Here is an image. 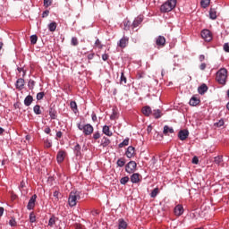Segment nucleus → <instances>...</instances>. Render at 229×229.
Masks as SVG:
<instances>
[{
  "instance_id": "nucleus-51",
  "label": "nucleus",
  "mask_w": 229,
  "mask_h": 229,
  "mask_svg": "<svg viewBox=\"0 0 229 229\" xmlns=\"http://www.w3.org/2000/svg\"><path fill=\"white\" fill-rule=\"evenodd\" d=\"M9 225H10V226H15L17 225V222L15 221V218H12L9 221Z\"/></svg>"
},
{
  "instance_id": "nucleus-58",
  "label": "nucleus",
  "mask_w": 229,
  "mask_h": 229,
  "mask_svg": "<svg viewBox=\"0 0 229 229\" xmlns=\"http://www.w3.org/2000/svg\"><path fill=\"white\" fill-rule=\"evenodd\" d=\"M47 15H49V11H45V12H43V13H42V17H43V18L47 17Z\"/></svg>"
},
{
  "instance_id": "nucleus-31",
  "label": "nucleus",
  "mask_w": 229,
  "mask_h": 229,
  "mask_svg": "<svg viewBox=\"0 0 229 229\" xmlns=\"http://www.w3.org/2000/svg\"><path fill=\"white\" fill-rule=\"evenodd\" d=\"M33 112L36 114V115H40V114H42V110H40V106L38 105H36L33 107Z\"/></svg>"
},
{
  "instance_id": "nucleus-21",
  "label": "nucleus",
  "mask_w": 229,
  "mask_h": 229,
  "mask_svg": "<svg viewBox=\"0 0 229 229\" xmlns=\"http://www.w3.org/2000/svg\"><path fill=\"white\" fill-rule=\"evenodd\" d=\"M33 103V97L31 95H28L24 99L25 106H30Z\"/></svg>"
},
{
  "instance_id": "nucleus-20",
  "label": "nucleus",
  "mask_w": 229,
  "mask_h": 229,
  "mask_svg": "<svg viewBox=\"0 0 229 229\" xmlns=\"http://www.w3.org/2000/svg\"><path fill=\"white\" fill-rule=\"evenodd\" d=\"M153 111H151V107L149 106H146L142 108V114H144L147 117L151 115Z\"/></svg>"
},
{
  "instance_id": "nucleus-29",
  "label": "nucleus",
  "mask_w": 229,
  "mask_h": 229,
  "mask_svg": "<svg viewBox=\"0 0 229 229\" xmlns=\"http://www.w3.org/2000/svg\"><path fill=\"white\" fill-rule=\"evenodd\" d=\"M49 115L51 119H56V110L54 108L50 107L49 109Z\"/></svg>"
},
{
  "instance_id": "nucleus-46",
  "label": "nucleus",
  "mask_w": 229,
  "mask_h": 229,
  "mask_svg": "<svg viewBox=\"0 0 229 229\" xmlns=\"http://www.w3.org/2000/svg\"><path fill=\"white\" fill-rule=\"evenodd\" d=\"M70 106H71V108H72V110H77L78 109V105L76 104V101H72L70 103Z\"/></svg>"
},
{
  "instance_id": "nucleus-63",
  "label": "nucleus",
  "mask_w": 229,
  "mask_h": 229,
  "mask_svg": "<svg viewBox=\"0 0 229 229\" xmlns=\"http://www.w3.org/2000/svg\"><path fill=\"white\" fill-rule=\"evenodd\" d=\"M217 126H223L225 124L224 121H219V123H216Z\"/></svg>"
},
{
  "instance_id": "nucleus-19",
  "label": "nucleus",
  "mask_w": 229,
  "mask_h": 229,
  "mask_svg": "<svg viewBox=\"0 0 229 229\" xmlns=\"http://www.w3.org/2000/svg\"><path fill=\"white\" fill-rule=\"evenodd\" d=\"M163 133L164 135H169V133H174V129H173V127H169L168 125H165Z\"/></svg>"
},
{
  "instance_id": "nucleus-26",
  "label": "nucleus",
  "mask_w": 229,
  "mask_h": 229,
  "mask_svg": "<svg viewBox=\"0 0 229 229\" xmlns=\"http://www.w3.org/2000/svg\"><path fill=\"white\" fill-rule=\"evenodd\" d=\"M209 17L212 19V21H216V19H217V12L216 9L209 10Z\"/></svg>"
},
{
  "instance_id": "nucleus-44",
  "label": "nucleus",
  "mask_w": 229,
  "mask_h": 229,
  "mask_svg": "<svg viewBox=\"0 0 229 229\" xmlns=\"http://www.w3.org/2000/svg\"><path fill=\"white\" fill-rule=\"evenodd\" d=\"M51 4H53V0H44V6L46 8H49V6H51Z\"/></svg>"
},
{
  "instance_id": "nucleus-34",
  "label": "nucleus",
  "mask_w": 229,
  "mask_h": 229,
  "mask_svg": "<svg viewBox=\"0 0 229 229\" xmlns=\"http://www.w3.org/2000/svg\"><path fill=\"white\" fill-rule=\"evenodd\" d=\"M129 182H130V177H128V176H124L120 179V183L122 185H126V183H128Z\"/></svg>"
},
{
  "instance_id": "nucleus-59",
  "label": "nucleus",
  "mask_w": 229,
  "mask_h": 229,
  "mask_svg": "<svg viewBox=\"0 0 229 229\" xmlns=\"http://www.w3.org/2000/svg\"><path fill=\"white\" fill-rule=\"evenodd\" d=\"M199 162V160L198 159V157H194L192 158V164H198Z\"/></svg>"
},
{
  "instance_id": "nucleus-52",
  "label": "nucleus",
  "mask_w": 229,
  "mask_h": 229,
  "mask_svg": "<svg viewBox=\"0 0 229 229\" xmlns=\"http://www.w3.org/2000/svg\"><path fill=\"white\" fill-rule=\"evenodd\" d=\"M224 51H225V53H229V44L228 43L224 44Z\"/></svg>"
},
{
  "instance_id": "nucleus-24",
  "label": "nucleus",
  "mask_w": 229,
  "mask_h": 229,
  "mask_svg": "<svg viewBox=\"0 0 229 229\" xmlns=\"http://www.w3.org/2000/svg\"><path fill=\"white\" fill-rule=\"evenodd\" d=\"M142 22V17L138 16L132 22V28H138V26Z\"/></svg>"
},
{
  "instance_id": "nucleus-33",
  "label": "nucleus",
  "mask_w": 229,
  "mask_h": 229,
  "mask_svg": "<svg viewBox=\"0 0 229 229\" xmlns=\"http://www.w3.org/2000/svg\"><path fill=\"white\" fill-rule=\"evenodd\" d=\"M35 81L33 80H29V82H28V88L30 89V90H33V89H35Z\"/></svg>"
},
{
  "instance_id": "nucleus-13",
  "label": "nucleus",
  "mask_w": 229,
  "mask_h": 229,
  "mask_svg": "<svg viewBox=\"0 0 229 229\" xmlns=\"http://www.w3.org/2000/svg\"><path fill=\"white\" fill-rule=\"evenodd\" d=\"M131 183H139L140 182V174L139 173L132 174L131 175Z\"/></svg>"
},
{
  "instance_id": "nucleus-8",
  "label": "nucleus",
  "mask_w": 229,
  "mask_h": 229,
  "mask_svg": "<svg viewBox=\"0 0 229 229\" xmlns=\"http://www.w3.org/2000/svg\"><path fill=\"white\" fill-rule=\"evenodd\" d=\"M156 46L158 47H164V46H165V38L164 36H158L156 38Z\"/></svg>"
},
{
  "instance_id": "nucleus-15",
  "label": "nucleus",
  "mask_w": 229,
  "mask_h": 229,
  "mask_svg": "<svg viewBox=\"0 0 229 229\" xmlns=\"http://www.w3.org/2000/svg\"><path fill=\"white\" fill-rule=\"evenodd\" d=\"M102 132L104 135H106L107 137H112L114 133L110 131V126L108 125H104L102 128Z\"/></svg>"
},
{
  "instance_id": "nucleus-25",
  "label": "nucleus",
  "mask_w": 229,
  "mask_h": 229,
  "mask_svg": "<svg viewBox=\"0 0 229 229\" xmlns=\"http://www.w3.org/2000/svg\"><path fill=\"white\" fill-rule=\"evenodd\" d=\"M152 115L155 119H160V117H162V111H160V109H154L152 111Z\"/></svg>"
},
{
  "instance_id": "nucleus-39",
  "label": "nucleus",
  "mask_w": 229,
  "mask_h": 229,
  "mask_svg": "<svg viewBox=\"0 0 229 229\" xmlns=\"http://www.w3.org/2000/svg\"><path fill=\"white\" fill-rule=\"evenodd\" d=\"M131 22L130 21H123V30H125V31H128V30H130V26H131Z\"/></svg>"
},
{
  "instance_id": "nucleus-22",
  "label": "nucleus",
  "mask_w": 229,
  "mask_h": 229,
  "mask_svg": "<svg viewBox=\"0 0 229 229\" xmlns=\"http://www.w3.org/2000/svg\"><path fill=\"white\" fill-rule=\"evenodd\" d=\"M189 103H190L191 106H198V104L200 103V100H199V98H198L196 97H192L190 99Z\"/></svg>"
},
{
  "instance_id": "nucleus-35",
  "label": "nucleus",
  "mask_w": 229,
  "mask_h": 229,
  "mask_svg": "<svg viewBox=\"0 0 229 229\" xmlns=\"http://www.w3.org/2000/svg\"><path fill=\"white\" fill-rule=\"evenodd\" d=\"M37 40H38V37H37V35L30 36V44H32V46H35V44H37Z\"/></svg>"
},
{
  "instance_id": "nucleus-18",
  "label": "nucleus",
  "mask_w": 229,
  "mask_h": 229,
  "mask_svg": "<svg viewBox=\"0 0 229 229\" xmlns=\"http://www.w3.org/2000/svg\"><path fill=\"white\" fill-rule=\"evenodd\" d=\"M208 90V87L207 86V84H202L198 89L199 94H200L201 96H203V94H205V92H207Z\"/></svg>"
},
{
  "instance_id": "nucleus-61",
  "label": "nucleus",
  "mask_w": 229,
  "mask_h": 229,
  "mask_svg": "<svg viewBox=\"0 0 229 229\" xmlns=\"http://www.w3.org/2000/svg\"><path fill=\"white\" fill-rule=\"evenodd\" d=\"M94 58V53L88 55V60H92Z\"/></svg>"
},
{
  "instance_id": "nucleus-55",
  "label": "nucleus",
  "mask_w": 229,
  "mask_h": 229,
  "mask_svg": "<svg viewBox=\"0 0 229 229\" xmlns=\"http://www.w3.org/2000/svg\"><path fill=\"white\" fill-rule=\"evenodd\" d=\"M108 54L102 55V60H104V62H106V60H108Z\"/></svg>"
},
{
  "instance_id": "nucleus-9",
  "label": "nucleus",
  "mask_w": 229,
  "mask_h": 229,
  "mask_svg": "<svg viewBox=\"0 0 229 229\" xmlns=\"http://www.w3.org/2000/svg\"><path fill=\"white\" fill-rule=\"evenodd\" d=\"M37 201V196L36 195H33L29 202H28V205H27V208L28 210H33V208H35V202Z\"/></svg>"
},
{
  "instance_id": "nucleus-6",
  "label": "nucleus",
  "mask_w": 229,
  "mask_h": 229,
  "mask_svg": "<svg viewBox=\"0 0 229 229\" xmlns=\"http://www.w3.org/2000/svg\"><path fill=\"white\" fill-rule=\"evenodd\" d=\"M201 38L206 41V42H210L212 40V32L208 30H203L201 31Z\"/></svg>"
},
{
  "instance_id": "nucleus-50",
  "label": "nucleus",
  "mask_w": 229,
  "mask_h": 229,
  "mask_svg": "<svg viewBox=\"0 0 229 229\" xmlns=\"http://www.w3.org/2000/svg\"><path fill=\"white\" fill-rule=\"evenodd\" d=\"M53 196H54V198H55V199L58 201V199H60V198H59V196H60V191H54Z\"/></svg>"
},
{
  "instance_id": "nucleus-57",
  "label": "nucleus",
  "mask_w": 229,
  "mask_h": 229,
  "mask_svg": "<svg viewBox=\"0 0 229 229\" xmlns=\"http://www.w3.org/2000/svg\"><path fill=\"white\" fill-rule=\"evenodd\" d=\"M91 119H92V121L94 122V123H96V121H98V116L96 115V114H91Z\"/></svg>"
},
{
  "instance_id": "nucleus-28",
  "label": "nucleus",
  "mask_w": 229,
  "mask_h": 229,
  "mask_svg": "<svg viewBox=\"0 0 229 229\" xmlns=\"http://www.w3.org/2000/svg\"><path fill=\"white\" fill-rule=\"evenodd\" d=\"M130 144V138H126L118 145V148H124V146H128Z\"/></svg>"
},
{
  "instance_id": "nucleus-40",
  "label": "nucleus",
  "mask_w": 229,
  "mask_h": 229,
  "mask_svg": "<svg viewBox=\"0 0 229 229\" xmlns=\"http://www.w3.org/2000/svg\"><path fill=\"white\" fill-rule=\"evenodd\" d=\"M30 223H35V221H37V216H35V213L31 212L30 214Z\"/></svg>"
},
{
  "instance_id": "nucleus-32",
  "label": "nucleus",
  "mask_w": 229,
  "mask_h": 229,
  "mask_svg": "<svg viewBox=\"0 0 229 229\" xmlns=\"http://www.w3.org/2000/svg\"><path fill=\"white\" fill-rule=\"evenodd\" d=\"M125 164H126V161L123 158L118 159L116 162V165L118 167H124Z\"/></svg>"
},
{
  "instance_id": "nucleus-14",
  "label": "nucleus",
  "mask_w": 229,
  "mask_h": 229,
  "mask_svg": "<svg viewBox=\"0 0 229 229\" xmlns=\"http://www.w3.org/2000/svg\"><path fill=\"white\" fill-rule=\"evenodd\" d=\"M64 158H65V151L60 150L57 153V157H56V160H57L58 164H62V162H64Z\"/></svg>"
},
{
  "instance_id": "nucleus-48",
  "label": "nucleus",
  "mask_w": 229,
  "mask_h": 229,
  "mask_svg": "<svg viewBox=\"0 0 229 229\" xmlns=\"http://www.w3.org/2000/svg\"><path fill=\"white\" fill-rule=\"evenodd\" d=\"M101 138V133H99V131H96L94 134H93V139L95 140H98V139H100Z\"/></svg>"
},
{
  "instance_id": "nucleus-64",
  "label": "nucleus",
  "mask_w": 229,
  "mask_h": 229,
  "mask_svg": "<svg viewBox=\"0 0 229 229\" xmlns=\"http://www.w3.org/2000/svg\"><path fill=\"white\" fill-rule=\"evenodd\" d=\"M75 229H83V227L81 225H76Z\"/></svg>"
},
{
  "instance_id": "nucleus-11",
  "label": "nucleus",
  "mask_w": 229,
  "mask_h": 229,
  "mask_svg": "<svg viewBox=\"0 0 229 229\" xmlns=\"http://www.w3.org/2000/svg\"><path fill=\"white\" fill-rule=\"evenodd\" d=\"M125 155H126L127 158H133V157H135V148L129 146L127 148Z\"/></svg>"
},
{
  "instance_id": "nucleus-36",
  "label": "nucleus",
  "mask_w": 229,
  "mask_h": 229,
  "mask_svg": "<svg viewBox=\"0 0 229 229\" xmlns=\"http://www.w3.org/2000/svg\"><path fill=\"white\" fill-rule=\"evenodd\" d=\"M159 192L160 191L158 190V188H155L150 193V198H155L156 196H158Z\"/></svg>"
},
{
  "instance_id": "nucleus-60",
  "label": "nucleus",
  "mask_w": 229,
  "mask_h": 229,
  "mask_svg": "<svg viewBox=\"0 0 229 229\" xmlns=\"http://www.w3.org/2000/svg\"><path fill=\"white\" fill-rule=\"evenodd\" d=\"M45 133H47V135H49V133H51V128L47 127V128L45 129Z\"/></svg>"
},
{
  "instance_id": "nucleus-43",
  "label": "nucleus",
  "mask_w": 229,
  "mask_h": 229,
  "mask_svg": "<svg viewBox=\"0 0 229 229\" xmlns=\"http://www.w3.org/2000/svg\"><path fill=\"white\" fill-rule=\"evenodd\" d=\"M44 96H46V93L39 92V93L37 94L36 98H37L38 101H40V100L44 99Z\"/></svg>"
},
{
  "instance_id": "nucleus-12",
  "label": "nucleus",
  "mask_w": 229,
  "mask_h": 229,
  "mask_svg": "<svg viewBox=\"0 0 229 229\" xmlns=\"http://www.w3.org/2000/svg\"><path fill=\"white\" fill-rule=\"evenodd\" d=\"M189 137V131L181 130L178 133V138L180 140H185Z\"/></svg>"
},
{
  "instance_id": "nucleus-10",
  "label": "nucleus",
  "mask_w": 229,
  "mask_h": 229,
  "mask_svg": "<svg viewBox=\"0 0 229 229\" xmlns=\"http://www.w3.org/2000/svg\"><path fill=\"white\" fill-rule=\"evenodd\" d=\"M26 84V81H24L23 78H19L17 81H16V83H15V88L18 89V90H22V89H24V85Z\"/></svg>"
},
{
  "instance_id": "nucleus-42",
  "label": "nucleus",
  "mask_w": 229,
  "mask_h": 229,
  "mask_svg": "<svg viewBox=\"0 0 229 229\" xmlns=\"http://www.w3.org/2000/svg\"><path fill=\"white\" fill-rule=\"evenodd\" d=\"M55 223H56V219L55 218V216H52L49 218L48 226H53Z\"/></svg>"
},
{
  "instance_id": "nucleus-3",
  "label": "nucleus",
  "mask_w": 229,
  "mask_h": 229,
  "mask_svg": "<svg viewBox=\"0 0 229 229\" xmlns=\"http://www.w3.org/2000/svg\"><path fill=\"white\" fill-rule=\"evenodd\" d=\"M80 191H72L70 192L68 197V205L72 208V207H76L78 203V199H81Z\"/></svg>"
},
{
  "instance_id": "nucleus-54",
  "label": "nucleus",
  "mask_w": 229,
  "mask_h": 229,
  "mask_svg": "<svg viewBox=\"0 0 229 229\" xmlns=\"http://www.w3.org/2000/svg\"><path fill=\"white\" fill-rule=\"evenodd\" d=\"M91 214H92V216H99V211H98V209H93V210L91 211Z\"/></svg>"
},
{
  "instance_id": "nucleus-23",
  "label": "nucleus",
  "mask_w": 229,
  "mask_h": 229,
  "mask_svg": "<svg viewBox=\"0 0 229 229\" xmlns=\"http://www.w3.org/2000/svg\"><path fill=\"white\" fill-rule=\"evenodd\" d=\"M118 228L119 229H126V228H128V224L126 223V221H124V219H119V221H118Z\"/></svg>"
},
{
  "instance_id": "nucleus-30",
  "label": "nucleus",
  "mask_w": 229,
  "mask_h": 229,
  "mask_svg": "<svg viewBox=\"0 0 229 229\" xmlns=\"http://www.w3.org/2000/svg\"><path fill=\"white\" fill-rule=\"evenodd\" d=\"M48 30L49 31H56V22L53 21L48 24Z\"/></svg>"
},
{
  "instance_id": "nucleus-49",
  "label": "nucleus",
  "mask_w": 229,
  "mask_h": 229,
  "mask_svg": "<svg viewBox=\"0 0 229 229\" xmlns=\"http://www.w3.org/2000/svg\"><path fill=\"white\" fill-rule=\"evenodd\" d=\"M45 146H46V148H51V146H53V142H51L50 140H46Z\"/></svg>"
},
{
  "instance_id": "nucleus-27",
  "label": "nucleus",
  "mask_w": 229,
  "mask_h": 229,
  "mask_svg": "<svg viewBox=\"0 0 229 229\" xmlns=\"http://www.w3.org/2000/svg\"><path fill=\"white\" fill-rule=\"evenodd\" d=\"M110 139L104 137L101 140V146L103 148H106L107 146H110Z\"/></svg>"
},
{
  "instance_id": "nucleus-7",
  "label": "nucleus",
  "mask_w": 229,
  "mask_h": 229,
  "mask_svg": "<svg viewBox=\"0 0 229 229\" xmlns=\"http://www.w3.org/2000/svg\"><path fill=\"white\" fill-rule=\"evenodd\" d=\"M130 41V38L126 36H123L117 43L118 47H122V49H124L126 46H128V42Z\"/></svg>"
},
{
  "instance_id": "nucleus-56",
  "label": "nucleus",
  "mask_w": 229,
  "mask_h": 229,
  "mask_svg": "<svg viewBox=\"0 0 229 229\" xmlns=\"http://www.w3.org/2000/svg\"><path fill=\"white\" fill-rule=\"evenodd\" d=\"M62 135H64V133L62 132V131H59L56 132V138L57 139H62Z\"/></svg>"
},
{
  "instance_id": "nucleus-62",
  "label": "nucleus",
  "mask_w": 229,
  "mask_h": 229,
  "mask_svg": "<svg viewBox=\"0 0 229 229\" xmlns=\"http://www.w3.org/2000/svg\"><path fill=\"white\" fill-rule=\"evenodd\" d=\"M199 62H203V60H205V55H200L199 57Z\"/></svg>"
},
{
  "instance_id": "nucleus-16",
  "label": "nucleus",
  "mask_w": 229,
  "mask_h": 229,
  "mask_svg": "<svg viewBox=\"0 0 229 229\" xmlns=\"http://www.w3.org/2000/svg\"><path fill=\"white\" fill-rule=\"evenodd\" d=\"M73 153L76 157H81V146H80V143H76L74 146Z\"/></svg>"
},
{
  "instance_id": "nucleus-17",
  "label": "nucleus",
  "mask_w": 229,
  "mask_h": 229,
  "mask_svg": "<svg viewBox=\"0 0 229 229\" xmlns=\"http://www.w3.org/2000/svg\"><path fill=\"white\" fill-rule=\"evenodd\" d=\"M174 214H175V216H182L183 214V206L177 205L174 208Z\"/></svg>"
},
{
  "instance_id": "nucleus-53",
  "label": "nucleus",
  "mask_w": 229,
  "mask_h": 229,
  "mask_svg": "<svg viewBox=\"0 0 229 229\" xmlns=\"http://www.w3.org/2000/svg\"><path fill=\"white\" fill-rule=\"evenodd\" d=\"M199 69H200V71H205V69H207V64L202 63V64L199 65Z\"/></svg>"
},
{
  "instance_id": "nucleus-37",
  "label": "nucleus",
  "mask_w": 229,
  "mask_h": 229,
  "mask_svg": "<svg viewBox=\"0 0 229 229\" xmlns=\"http://www.w3.org/2000/svg\"><path fill=\"white\" fill-rule=\"evenodd\" d=\"M210 4V0H201L200 5L202 8H207Z\"/></svg>"
},
{
  "instance_id": "nucleus-4",
  "label": "nucleus",
  "mask_w": 229,
  "mask_h": 229,
  "mask_svg": "<svg viewBox=\"0 0 229 229\" xmlns=\"http://www.w3.org/2000/svg\"><path fill=\"white\" fill-rule=\"evenodd\" d=\"M78 130L82 131L85 135H92L94 133V127L88 124H81V123H77Z\"/></svg>"
},
{
  "instance_id": "nucleus-45",
  "label": "nucleus",
  "mask_w": 229,
  "mask_h": 229,
  "mask_svg": "<svg viewBox=\"0 0 229 229\" xmlns=\"http://www.w3.org/2000/svg\"><path fill=\"white\" fill-rule=\"evenodd\" d=\"M223 162V156H217L215 157V164H221Z\"/></svg>"
},
{
  "instance_id": "nucleus-41",
  "label": "nucleus",
  "mask_w": 229,
  "mask_h": 229,
  "mask_svg": "<svg viewBox=\"0 0 229 229\" xmlns=\"http://www.w3.org/2000/svg\"><path fill=\"white\" fill-rule=\"evenodd\" d=\"M95 46L96 47H98V49H103V45L101 44V40H99V38H97L95 41Z\"/></svg>"
},
{
  "instance_id": "nucleus-5",
  "label": "nucleus",
  "mask_w": 229,
  "mask_h": 229,
  "mask_svg": "<svg viewBox=\"0 0 229 229\" xmlns=\"http://www.w3.org/2000/svg\"><path fill=\"white\" fill-rule=\"evenodd\" d=\"M125 171L129 174H132V173H135V171H137V163L135 161H130L125 165Z\"/></svg>"
},
{
  "instance_id": "nucleus-38",
  "label": "nucleus",
  "mask_w": 229,
  "mask_h": 229,
  "mask_svg": "<svg viewBox=\"0 0 229 229\" xmlns=\"http://www.w3.org/2000/svg\"><path fill=\"white\" fill-rule=\"evenodd\" d=\"M120 83L122 85H126V77L124 76V72L121 73Z\"/></svg>"
},
{
  "instance_id": "nucleus-2",
  "label": "nucleus",
  "mask_w": 229,
  "mask_h": 229,
  "mask_svg": "<svg viewBox=\"0 0 229 229\" xmlns=\"http://www.w3.org/2000/svg\"><path fill=\"white\" fill-rule=\"evenodd\" d=\"M176 3L177 0H167L161 5L160 12H162V13H167L169 12H172V10H174V8H176Z\"/></svg>"
},
{
  "instance_id": "nucleus-1",
  "label": "nucleus",
  "mask_w": 229,
  "mask_h": 229,
  "mask_svg": "<svg viewBox=\"0 0 229 229\" xmlns=\"http://www.w3.org/2000/svg\"><path fill=\"white\" fill-rule=\"evenodd\" d=\"M226 80H228V70L226 68H221L216 72V81L220 85H226Z\"/></svg>"
},
{
  "instance_id": "nucleus-47",
  "label": "nucleus",
  "mask_w": 229,
  "mask_h": 229,
  "mask_svg": "<svg viewBox=\"0 0 229 229\" xmlns=\"http://www.w3.org/2000/svg\"><path fill=\"white\" fill-rule=\"evenodd\" d=\"M71 44L72 46H78V38L76 37L72 38Z\"/></svg>"
}]
</instances>
